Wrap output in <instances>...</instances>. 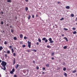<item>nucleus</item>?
Masks as SVG:
<instances>
[{
	"label": "nucleus",
	"instance_id": "nucleus-3",
	"mask_svg": "<svg viewBox=\"0 0 77 77\" xmlns=\"http://www.w3.org/2000/svg\"><path fill=\"white\" fill-rule=\"evenodd\" d=\"M48 40L50 41V43H51V44H52V43H54V41H52V39H51V38H50Z\"/></svg>",
	"mask_w": 77,
	"mask_h": 77
},
{
	"label": "nucleus",
	"instance_id": "nucleus-57",
	"mask_svg": "<svg viewBox=\"0 0 77 77\" xmlns=\"http://www.w3.org/2000/svg\"><path fill=\"white\" fill-rule=\"evenodd\" d=\"M44 73H45V72H42V74H44Z\"/></svg>",
	"mask_w": 77,
	"mask_h": 77
},
{
	"label": "nucleus",
	"instance_id": "nucleus-52",
	"mask_svg": "<svg viewBox=\"0 0 77 77\" xmlns=\"http://www.w3.org/2000/svg\"><path fill=\"white\" fill-rule=\"evenodd\" d=\"M35 17H38V15L37 14H36Z\"/></svg>",
	"mask_w": 77,
	"mask_h": 77
},
{
	"label": "nucleus",
	"instance_id": "nucleus-60",
	"mask_svg": "<svg viewBox=\"0 0 77 77\" xmlns=\"http://www.w3.org/2000/svg\"><path fill=\"white\" fill-rule=\"evenodd\" d=\"M2 62V60H0V62Z\"/></svg>",
	"mask_w": 77,
	"mask_h": 77
},
{
	"label": "nucleus",
	"instance_id": "nucleus-8",
	"mask_svg": "<svg viewBox=\"0 0 77 77\" xmlns=\"http://www.w3.org/2000/svg\"><path fill=\"white\" fill-rule=\"evenodd\" d=\"M31 17V16L30 15H29V16H28V20H30V17Z\"/></svg>",
	"mask_w": 77,
	"mask_h": 77
},
{
	"label": "nucleus",
	"instance_id": "nucleus-44",
	"mask_svg": "<svg viewBox=\"0 0 77 77\" xmlns=\"http://www.w3.org/2000/svg\"><path fill=\"white\" fill-rule=\"evenodd\" d=\"M10 48H12V46H10L9 47Z\"/></svg>",
	"mask_w": 77,
	"mask_h": 77
},
{
	"label": "nucleus",
	"instance_id": "nucleus-64",
	"mask_svg": "<svg viewBox=\"0 0 77 77\" xmlns=\"http://www.w3.org/2000/svg\"><path fill=\"white\" fill-rule=\"evenodd\" d=\"M0 41H1V39L0 38Z\"/></svg>",
	"mask_w": 77,
	"mask_h": 77
},
{
	"label": "nucleus",
	"instance_id": "nucleus-30",
	"mask_svg": "<svg viewBox=\"0 0 77 77\" xmlns=\"http://www.w3.org/2000/svg\"><path fill=\"white\" fill-rule=\"evenodd\" d=\"M47 42H48V40H47V39L45 40V42L46 43H47Z\"/></svg>",
	"mask_w": 77,
	"mask_h": 77
},
{
	"label": "nucleus",
	"instance_id": "nucleus-33",
	"mask_svg": "<svg viewBox=\"0 0 77 77\" xmlns=\"http://www.w3.org/2000/svg\"><path fill=\"white\" fill-rule=\"evenodd\" d=\"M11 33H13V32H14V30L13 29H11Z\"/></svg>",
	"mask_w": 77,
	"mask_h": 77
},
{
	"label": "nucleus",
	"instance_id": "nucleus-9",
	"mask_svg": "<svg viewBox=\"0 0 77 77\" xmlns=\"http://www.w3.org/2000/svg\"><path fill=\"white\" fill-rule=\"evenodd\" d=\"M49 66H50V64H48L46 65V67H49Z\"/></svg>",
	"mask_w": 77,
	"mask_h": 77
},
{
	"label": "nucleus",
	"instance_id": "nucleus-63",
	"mask_svg": "<svg viewBox=\"0 0 77 77\" xmlns=\"http://www.w3.org/2000/svg\"><path fill=\"white\" fill-rule=\"evenodd\" d=\"M76 19L77 20V17L76 18Z\"/></svg>",
	"mask_w": 77,
	"mask_h": 77
},
{
	"label": "nucleus",
	"instance_id": "nucleus-18",
	"mask_svg": "<svg viewBox=\"0 0 77 77\" xmlns=\"http://www.w3.org/2000/svg\"><path fill=\"white\" fill-rule=\"evenodd\" d=\"M52 56H54V52H52L51 53Z\"/></svg>",
	"mask_w": 77,
	"mask_h": 77
},
{
	"label": "nucleus",
	"instance_id": "nucleus-22",
	"mask_svg": "<svg viewBox=\"0 0 77 77\" xmlns=\"http://www.w3.org/2000/svg\"><path fill=\"white\" fill-rule=\"evenodd\" d=\"M7 2H11V0H7Z\"/></svg>",
	"mask_w": 77,
	"mask_h": 77
},
{
	"label": "nucleus",
	"instance_id": "nucleus-20",
	"mask_svg": "<svg viewBox=\"0 0 77 77\" xmlns=\"http://www.w3.org/2000/svg\"><path fill=\"white\" fill-rule=\"evenodd\" d=\"M11 51L12 53H14V49H13V48L11 49Z\"/></svg>",
	"mask_w": 77,
	"mask_h": 77
},
{
	"label": "nucleus",
	"instance_id": "nucleus-24",
	"mask_svg": "<svg viewBox=\"0 0 77 77\" xmlns=\"http://www.w3.org/2000/svg\"><path fill=\"white\" fill-rule=\"evenodd\" d=\"M10 73H11V74H14V73H13V72H14L13 71H10Z\"/></svg>",
	"mask_w": 77,
	"mask_h": 77
},
{
	"label": "nucleus",
	"instance_id": "nucleus-16",
	"mask_svg": "<svg viewBox=\"0 0 77 77\" xmlns=\"http://www.w3.org/2000/svg\"><path fill=\"white\" fill-rule=\"evenodd\" d=\"M64 39H65L66 41H68V39H67V38H66V37H64Z\"/></svg>",
	"mask_w": 77,
	"mask_h": 77
},
{
	"label": "nucleus",
	"instance_id": "nucleus-27",
	"mask_svg": "<svg viewBox=\"0 0 77 77\" xmlns=\"http://www.w3.org/2000/svg\"><path fill=\"white\" fill-rule=\"evenodd\" d=\"M32 17L33 18H34L35 17V15L33 14L32 15Z\"/></svg>",
	"mask_w": 77,
	"mask_h": 77
},
{
	"label": "nucleus",
	"instance_id": "nucleus-28",
	"mask_svg": "<svg viewBox=\"0 0 77 77\" xmlns=\"http://www.w3.org/2000/svg\"><path fill=\"white\" fill-rule=\"evenodd\" d=\"M63 71H66V68H65V67L64 68H63Z\"/></svg>",
	"mask_w": 77,
	"mask_h": 77
},
{
	"label": "nucleus",
	"instance_id": "nucleus-1",
	"mask_svg": "<svg viewBox=\"0 0 77 77\" xmlns=\"http://www.w3.org/2000/svg\"><path fill=\"white\" fill-rule=\"evenodd\" d=\"M7 64V63L6 62L4 61H2V63H1V65H2V66L3 67L1 69L5 71L6 69V64Z\"/></svg>",
	"mask_w": 77,
	"mask_h": 77
},
{
	"label": "nucleus",
	"instance_id": "nucleus-15",
	"mask_svg": "<svg viewBox=\"0 0 77 77\" xmlns=\"http://www.w3.org/2000/svg\"><path fill=\"white\" fill-rule=\"evenodd\" d=\"M25 10H26V11H28V8L26 7L25 8Z\"/></svg>",
	"mask_w": 77,
	"mask_h": 77
},
{
	"label": "nucleus",
	"instance_id": "nucleus-36",
	"mask_svg": "<svg viewBox=\"0 0 77 77\" xmlns=\"http://www.w3.org/2000/svg\"><path fill=\"white\" fill-rule=\"evenodd\" d=\"M36 68L37 69H39V67L37 66L36 67Z\"/></svg>",
	"mask_w": 77,
	"mask_h": 77
},
{
	"label": "nucleus",
	"instance_id": "nucleus-40",
	"mask_svg": "<svg viewBox=\"0 0 77 77\" xmlns=\"http://www.w3.org/2000/svg\"><path fill=\"white\" fill-rule=\"evenodd\" d=\"M72 29L74 30H75V28H73Z\"/></svg>",
	"mask_w": 77,
	"mask_h": 77
},
{
	"label": "nucleus",
	"instance_id": "nucleus-14",
	"mask_svg": "<svg viewBox=\"0 0 77 77\" xmlns=\"http://www.w3.org/2000/svg\"><path fill=\"white\" fill-rule=\"evenodd\" d=\"M73 34H76L77 33V32L76 31H74L73 32Z\"/></svg>",
	"mask_w": 77,
	"mask_h": 77
},
{
	"label": "nucleus",
	"instance_id": "nucleus-7",
	"mask_svg": "<svg viewBox=\"0 0 77 77\" xmlns=\"http://www.w3.org/2000/svg\"><path fill=\"white\" fill-rule=\"evenodd\" d=\"M3 49V47L2 46H0V51H1V50H2Z\"/></svg>",
	"mask_w": 77,
	"mask_h": 77
},
{
	"label": "nucleus",
	"instance_id": "nucleus-13",
	"mask_svg": "<svg viewBox=\"0 0 77 77\" xmlns=\"http://www.w3.org/2000/svg\"><path fill=\"white\" fill-rule=\"evenodd\" d=\"M46 39V38L44 37L42 39V40L43 41H45V40Z\"/></svg>",
	"mask_w": 77,
	"mask_h": 77
},
{
	"label": "nucleus",
	"instance_id": "nucleus-61",
	"mask_svg": "<svg viewBox=\"0 0 77 77\" xmlns=\"http://www.w3.org/2000/svg\"><path fill=\"white\" fill-rule=\"evenodd\" d=\"M3 33H5V31H3Z\"/></svg>",
	"mask_w": 77,
	"mask_h": 77
},
{
	"label": "nucleus",
	"instance_id": "nucleus-51",
	"mask_svg": "<svg viewBox=\"0 0 77 77\" xmlns=\"http://www.w3.org/2000/svg\"><path fill=\"white\" fill-rule=\"evenodd\" d=\"M36 44L37 45H39V43H38V42H37L36 43Z\"/></svg>",
	"mask_w": 77,
	"mask_h": 77
},
{
	"label": "nucleus",
	"instance_id": "nucleus-47",
	"mask_svg": "<svg viewBox=\"0 0 77 77\" xmlns=\"http://www.w3.org/2000/svg\"><path fill=\"white\" fill-rule=\"evenodd\" d=\"M54 58H53V57H52L51 58L52 60H54Z\"/></svg>",
	"mask_w": 77,
	"mask_h": 77
},
{
	"label": "nucleus",
	"instance_id": "nucleus-12",
	"mask_svg": "<svg viewBox=\"0 0 77 77\" xmlns=\"http://www.w3.org/2000/svg\"><path fill=\"white\" fill-rule=\"evenodd\" d=\"M71 16L72 17H74V15L73 14H71Z\"/></svg>",
	"mask_w": 77,
	"mask_h": 77
},
{
	"label": "nucleus",
	"instance_id": "nucleus-55",
	"mask_svg": "<svg viewBox=\"0 0 77 77\" xmlns=\"http://www.w3.org/2000/svg\"><path fill=\"white\" fill-rule=\"evenodd\" d=\"M10 28H12V26H10Z\"/></svg>",
	"mask_w": 77,
	"mask_h": 77
},
{
	"label": "nucleus",
	"instance_id": "nucleus-34",
	"mask_svg": "<svg viewBox=\"0 0 77 77\" xmlns=\"http://www.w3.org/2000/svg\"><path fill=\"white\" fill-rule=\"evenodd\" d=\"M24 38L25 39H27V37L26 36H25L24 37Z\"/></svg>",
	"mask_w": 77,
	"mask_h": 77
},
{
	"label": "nucleus",
	"instance_id": "nucleus-21",
	"mask_svg": "<svg viewBox=\"0 0 77 77\" xmlns=\"http://www.w3.org/2000/svg\"><path fill=\"white\" fill-rule=\"evenodd\" d=\"M14 40H17V37H14Z\"/></svg>",
	"mask_w": 77,
	"mask_h": 77
},
{
	"label": "nucleus",
	"instance_id": "nucleus-62",
	"mask_svg": "<svg viewBox=\"0 0 77 77\" xmlns=\"http://www.w3.org/2000/svg\"><path fill=\"white\" fill-rule=\"evenodd\" d=\"M58 68L59 69H60V67Z\"/></svg>",
	"mask_w": 77,
	"mask_h": 77
},
{
	"label": "nucleus",
	"instance_id": "nucleus-58",
	"mask_svg": "<svg viewBox=\"0 0 77 77\" xmlns=\"http://www.w3.org/2000/svg\"><path fill=\"white\" fill-rule=\"evenodd\" d=\"M1 13H2V14H3V12H1Z\"/></svg>",
	"mask_w": 77,
	"mask_h": 77
},
{
	"label": "nucleus",
	"instance_id": "nucleus-6",
	"mask_svg": "<svg viewBox=\"0 0 77 77\" xmlns=\"http://www.w3.org/2000/svg\"><path fill=\"white\" fill-rule=\"evenodd\" d=\"M15 68L16 69H18V64H17L15 66Z\"/></svg>",
	"mask_w": 77,
	"mask_h": 77
},
{
	"label": "nucleus",
	"instance_id": "nucleus-4",
	"mask_svg": "<svg viewBox=\"0 0 77 77\" xmlns=\"http://www.w3.org/2000/svg\"><path fill=\"white\" fill-rule=\"evenodd\" d=\"M15 58H14V60H13V65H15Z\"/></svg>",
	"mask_w": 77,
	"mask_h": 77
},
{
	"label": "nucleus",
	"instance_id": "nucleus-26",
	"mask_svg": "<svg viewBox=\"0 0 77 77\" xmlns=\"http://www.w3.org/2000/svg\"><path fill=\"white\" fill-rule=\"evenodd\" d=\"M7 53L8 54H9V53H10V51H8L7 52Z\"/></svg>",
	"mask_w": 77,
	"mask_h": 77
},
{
	"label": "nucleus",
	"instance_id": "nucleus-42",
	"mask_svg": "<svg viewBox=\"0 0 77 77\" xmlns=\"http://www.w3.org/2000/svg\"><path fill=\"white\" fill-rule=\"evenodd\" d=\"M47 48H50V46H47Z\"/></svg>",
	"mask_w": 77,
	"mask_h": 77
},
{
	"label": "nucleus",
	"instance_id": "nucleus-48",
	"mask_svg": "<svg viewBox=\"0 0 77 77\" xmlns=\"http://www.w3.org/2000/svg\"><path fill=\"white\" fill-rule=\"evenodd\" d=\"M5 56L6 58H7V54H5Z\"/></svg>",
	"mask_w": 77,
	"mask_h": 77
},
{
	"label": "nucleus",
	"instance_id": "nucleus-11",
	"mask_svg": "<svg viewBox=\"0 0 77 77\" xmlns=\"http://www.w3.org/2000/svg\"><path fill=\"white\" fill-rule=\"evenodd\" d=\"M76 70H75L72 71V73H75V72H76Z\"/></svg>",
	"mask_w": 77,
	"mask_h": 77
},
{
	"label": "nucleus",
	"instance_id": "nucleus-46",
	"mask_svg": "<svg viewBox=\"0 0 77 77\" xmlns=\"http://www.w3.org/2000/svg\"><path fill=\"white\" fill-rule=\"evenodd\" d=\"M45 67H43V70H45Z\"/></svg>",
	"mask_w": 77,
	"mask_h": 77
},
{
	"label": "nucleus",
	"instance_id": "nucleus-45",
	"mask_svg": "<svg viewBox=\"0 0 77 77\" xmlns=\"http://www.w3.org/2000/svg\"><path fill=\"white\" fill-rule=\"evenodd\" d=\"M6 26H7V27H8L9 26V24L8 23L7 25H6Z\"/></svg>",
	"mask_w": 77,
	"mask_h": 77
},
{
	"label": "nucleus",
	"instance_id": "nucleus-39",
	"mask_svg": "<svg viewBox=\"0 0 77 77\" xmlns=\"http://www.w3.org/2000/svg\"><path fill=\"white\" fill-rule=\"evenodd\" d=\"M14 77H17V75H14Z\"/></svg>",
	"mask_w": 77,
	"mask_h": 77
},
{
	"label": "nucleus",
	"instance_id": "nucleus-41",
	"mask_svg": "<svg viewBox=\"0 0 77 77\" xmlns=\"http://www.w3.org/2000/svg\"><path fill=\"white\" fill-rule=\"evenodd\" d=\"M33 63H35V60H33Z\"/></svg>",
	"mask_w": 77,
	"mask_h": 77
},
{
	"label": "nucleus",
	"instance_id": "nucleus-25",
	"mask_svg": "<svg viewBox=\"0 0 77 77\" xmlns=\"http://www.w3.org/2000/svg\"><path fill=\"white\" fill-rule=\"evenodd\" d=\"M12 71H13V72H15V69L14 68H13L12 70Z\"/></svg>",
	"mask_w": 77,
	"mask_h": 77
},
{
	"label": "nucleus",
	"instance_id": "nucleus-35",
	"mask_svg": "<svg viewBox=\"0 0 77 77\" xmlns=\"http://www.w3.org/2000/svg\"><path fill=\"white\" fill-rule=\"evenodd\" d=\"M1 24H3V22L2 21L1 22Z\"/></svg>",
	"mask_w": 77,
	"mask_h": 77
},
{
	"label": "nucleus",
	"instance_id": "nucleus-49",
	"mask_svg": "<svg viewBox=\"0 0 77 77\" xmlns=\"http://www.w3.org/2000/svg\"><path fill=\"white\" fill-rule=\"evenodd\" d=\"M34 52H36V51H37L36 50H34Z\"/></svg>",
	"mask_w": 77,
	"mask_h": 77
},
{
	"label": "nucleus",
	"instance_id": "nucleus-56",
	"mask_svg": "<svg viewBox=\"0 0 77 77\" xmlns=\"http://www.w3.org/2000/svg\"><path fill=\"white\" fill-rule=\"evenodd\" d=\"M62 36H64V35L62 34Z\"/></svg>",
	"mask_w": 77,
	"mask_h": 77
},
{
	"label": "nucleus",
	"instance_id": "nucleus-17",
	"mask_svg": "<svg viewBox=\"0 0 77 77\" xmlns=\"http://www.w3.org/2000/svg\"><path fill=\"white\" fill-rule=\"evenodd\" d=\"M64 20V18L63 17L61 18L60 20V21H62V20Z\"/></svg>",
	"mask_w": 77,
	"mask_h": 77
},
{
	"label": "nucleus",
	"instance_id": "nucleus-32",
	"mask_svg": "<svg viewBox=\"0 0 77 77\" xmlns=\"http://www.w3.org/2000/svg\"><path fill=\"white\" fill-rule=\"evenodd\" d=\"M13 56H16V54L15 53H13Z\"/></svg>",
	"mask_w": 77,
	"mask_h": 77
},
{
	"label": "nucleus",
	"instance_id": "nucleus-50",
	"mask_svg": "<svg viewBox=\"0 0 77 77\" xmlns=\"http://www.w3.org/2000/svg\"><path fill=\"white\" fill-rule=\"evenodd\" d=\"M58 4H60V2H58Z\"/></svg>",
	"mask_w": 77,
	"mask_h": 77
},
{
	"label": "nucleus",
	"instance_id": "nucleus-29",
	"mask_svg": "<svg viewBox=\"0 0 77 77\" xmlns=\"http://www.w3.org/2000/svg\"><path fill=\"white\" fill-rule=\"evenodd\" d=\"M4 44H5V45H6L7 44V42L5 41L4 42Z\"/></svg>",
	"mask_w": 77,
	"mask_h": 77
},
{
	"label": "nucleus",
	"instance_id": "nucleus-53",
	"mask_svg": "<svg viewBox=\"0 0 77 77\" xmlns=\"http://www.w3.org/2000/svg\"><path fill=\"white\" fill-rule=\"evenodd\" d=\"M25 1L26 2H29V1H28V0H25Z\"/></svg>",
	"mask_w": 77,
	"mask_h": 77
},
{
	"label": "nucleus",
	"instance_id": "nucleus-23",
	"mask_svg": "<svg viewBox=\"0 0 77 77\" xmlns=\"http://www.w3.org/2000/svg\"><path fill=\"white\" fill-rule=\"evenodd\" d=\"M64 75L66 77V76H67V74H66V73H64Z\"/></svg>",
	"mask_w": 77,
	"mask_h": 77
},
{
	"label": "nucleus",
	"instance_id": "nucleus-38",
	"mask_svg": "<svg viewBox=\"0 0 77 77\" xmlns=\"http://www.w3.org/2000/svg\"><path fill=\"white\" fill-rule=\"evenodd\" d=\"M20 44H23V42H20Z\"/></svg>",
	"mask_w": 77,
	"mask_h": 77
},
{
	"label": "nucleus",
	"instance_id": "nucleus-19",
	"mask_svg": "<svg viewBox=\"0 0 77 77\" xmlns=\"http://www.w3.org/2000/svg\"><path fill=\"white\" fill-rule=\"evenodd\" d=\"M67 48V47H66V46H64L63 47L64 49H66V48Z\"/></svg>",
	"mask_w": 77,
	"mask_h": 77
},
{
	"label": "nucleus",
	"instance_id": "nucleus-31",
	"mask_svg": "<svg viewBox=\"0 0 77 77\" xmlns=\"http://www.w3.org/2000/svg\"><path fill=\"white\" fill-rule=\"evenodd\" d=\"M22 47L23 48H24V47H26V45H22Z\"/></svg>",
	"mask_w": 77,
	"mask_h": 77
},
{
	"label": "nucleus",
	"instance_id": "nucleus-37",
	"mask_svg": "<svg viewBox=\"0 0 77 77\" xmlns=\"http://www.w3.org/2000/svg\"><path fill=\"white\" fill-rule=\"evenodd\" d=\"M64 30H68V29H66L65 28H64Z\"/></svg>",
	"mask_w": 77,
	"mask_h": 77
},
{
	"label": "nucleus",
	"instance_id": "nucleus-10",
	"mask_svg": "<svg viewBox=\"0 0 77 77\" xmlns=\"http://www.w3.org/2000/svg\"><path fill=\"white\" fill-rule=\"evenodd\" d=\"M38 41L39 42H41V39L38 38Z\"/></svg>",
	"mask_w": 77,
	"mask_h": 77
},
{
	"label": "nucleus",
	"instance_id": "nucleus-5",
	"mask_svg": "<svg viewBox=\"0 0 77 77\" xmlns=\"http://www.w3.org/2000/svg\"><path fill=\"white\" fill-rule=\"evenodd\" d=\"M20 38H23V34H21L20 35Z\"/></svg>",
	"mask_w": 77,
	"mask_h": 77
},
{
	"label": "nucleus",
	"instance_id": "nucleus-43",
	"mask_svg": "<svg viewBox=\"0 0 77 77\" xmlns=\"http://www.w3.org/2000/svg\"><path fill=\"white\" fill-rule=\"evenodd\" d=\"M27 52H30V50H27Z\"/></svg>",
	"mask_w": 77,
	"mask_h": 77
},
{
	"label": "nucleus",
	"instance_id": "nucleus-2",
	"mask_svg": "<svg viewBox=\"0 0 77 77\" xmlns=\"http://www.w3.org/2000/svg\"><path fill=\"white\" fill-rule=\"evenodd\" d=\"M28 47L29 48H31V42L29 41H28Z\"/></svg>",
	"mask_w": 77,
	"mask_h": 77
},
{
	"label": "nucleus",
	"instance_id": "nucleus-54",
	"mask_svg": "<svg viewBox=\"0 0 77 77\" xmlns=\"http://www.w3.org/2000/svg\"><path fill=\"white\" fill-rule=\"evenodd\" d=\"M68 9H69V6H68Z\"/></svg>",
	"mask_w": 77,
	"mask_h": 77
},
{
	"label": "nucleus",
	"instance_id": "nucleus-59",
	"mask_svg": "<svg viewBox=\"0 0 77 77\" xmlns=\"http://www.w3.org/2000/svg\"><path fill=\"white\" fill-rule=\"evenodd\" d=\"M66 9H68V6H67L66 7Z\"/></svg>",
	"mask_w": 77,
	"mask_h": 77
}]
</instances>
